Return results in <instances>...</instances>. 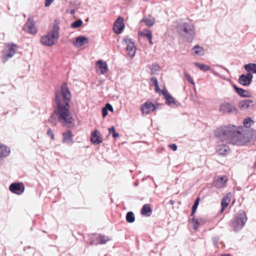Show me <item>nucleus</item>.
Returning <instances> with one entry per match:
<instances>
[{
	"label": "nucleus",
	"instance_id": "f257e3e1",
	"mask_svg": "<svg viewBox=\"0 0 256 256\" xmlns=\"http://www.w3.org/2000/svg\"><path fill=\"white\" fill-rule=\"evenodd\" d=\"M71 99V92L66 82L62 84L60 90H55L52 100L54 110L48 120L52 126H56L58 122L68 128L73 126L74 119L70 111Z\"/></svg>",
	"mask_w": 256,
	"mask_h": 256
},
{
	"label": "nucleus",
	"instance_id": "f03ea898",
	"mask_svg": "<svg viewBox=\"0 0 256 256\" xmlns=\"http://www.w3.org/2000/svg\"><path fill=\"white\" fill-rule=\"evenodd\" d=\"M237 128L234 125L224 126L218 128L215 130L214 134L220 140L231 144L232 139L236 134Z\"/></svg>",
	"mask_w": 256,
	"mask_h": 256
},
{
	"label": "nucleus",
	"instance_id": "7ed1b4c3",
	"mask_svg": "<svg viewBox=\"0 0 256 256\" xmlns=\"http://www.w3.org/2000/svg\"><path fill=\"white\" fill-rule=\"evenodd\" d=\"M60 27L57 24H54L52 30L46 34L42 36L40 38L41 43L46 46H50L55 44L58 40Z\"/></svg>",
	"mask_w": 256,
	"mask_h": 256
},
{
	"label": "nucleus",
	"instance_id": "20e7f679",
	"mask_svg": "<svg viewBox=\"0 0 256 256\" xmlns=\"http://www.w3.org/2000/svg\"><path fill=\"white\" fill-rule=\"evenodd\" d=\"M250 133L248 132L244 134L240 132L238 128L236 134L232 139L231 144L238 146L246 145L250 142Z\"/></svg>",
	"mask_w": 256,
	"mask_h": 256
},
{
	"label": "nucleus",
	"instance_id": "39448f33",
	"mask_svg": "<svg viewBox=\"0 0 256 256\" xmlns=\"http://www.w3.org/2000/svg\"><path fill=\"white\" fill-rule=\"evenodd\" d=\"M248 218L246 212L240 211L236 214L234 220L232 222L231 225L235 231L241 230L247 221Z\"/></svg>",
	"mask_w": 256,
	"mask_h": 256
},
{
	"label": "nucleus",
	"instance_id": "423d86ee",
	"mask_svg": "<svg viewBox=\"0 0 256 256\" xmlns=\"http://www.w3.org/2000/svg\"><path fill=\"white\" fill-rule=\"evenodd\" d=\"M17 46L14 43L8 44L7 45V51L4 52L2 54V60L4 63H5L8 59L12 58L16 52Z\"/></svg>",
	"mask_w": 256,
	"mask_h": 256
},
{
	"label": "nucleus",
	"instance_id": "0eeeda50",
	"mask_svg": "<svg viewBox=\"0 0 256 256\" xmlns=\"http://www.w3.org/2000/svg\"><path fill=\"white\" fill-rule=\"evenodd\" d=\"M123 41L126 45V50L128 52V54L130 58L134 56L136 54V46L134 40L131 38L126 36L124 38Z\"/></svg>",
	"mask_w": 256,
	"mask_h": 256
},
{
	"label": "nucleus",
	"instance_id": "6e6552de",
	"mask_svg": "<svg viewBox=\"0 0 256 256\" xmlns=\"http://www.w3.org/2000/svg\"><path fill=\"white\" fill-rule=\"evenodd\" d=\"M160 105V104H154L151 102L146 101L140 106V110L142 114L146 115L150 113V109L152 112L155 111Z\"/></svg>",
	"mask_w": 256,
	"mask_h": 256
},
{
	"label": "nucleus",
	"instance_id": "1a4fd4ad",
	"mask_svg": "<svg viewBox=\"0 0 256 256\" xmlns=\"http://www.w3.org/2000/svg\"><path fill=\"white\" fill-rule=\"evenodd\" d=\"M24 186L22 182H14L9 186V190L17 195L22 194L24 191Z\"/></svg>",
	"mask_w": 256,
	"mask_h": 256
},
{
	"label": "nucleus",
	"instance_id": "9d476101",
	"mask_svg": "<svg viewBox=\"0 0 256 256\" xmlns=\"http://www.w3.org/2000/svg\"><path fill=\"white\" fill-rule=\"evenodd\" d=\"M22 30L32 34H35L37 33V30L35 26V22L32 17H28L26 22L22 27Z\"/></svg>",
	"mask_w": 256,
	"mask_h": 256
},
{
	"label": "nucleus",
	"instance_id": "9b49d317",
	"mask_svg": "<svg viewBox=\"0 0 256 256\" xmlns=\"http://www.w3.org/2000/svg\"><path fill=\"white\" fill-rule=\"evenodd\" d=\"M125 27L124 18L120 16L114 22L113 30L116 34H121Z\"/></svg>",
	"mask_w": 256,
	"mask_h": 256
},
{
	"label": "nucleus",
	"instance_id": "f8f14e48",
	"mask_svg": "<svg viewBox=\"0 0 256 256\" xmlns=\"http://www.w3.org/2000/svg\"><path fill=\"white\" fill-rule=\"evenodd\" d=\"M219 110L223 114L231 113L236 110V108L232 103L224 102L220 105Z\"/></svg>",
	"mask_w": 256,
	"mask_h": 256
},
{
	"label": "nucleus",
	"instance_id": "ddd939ff",
	"mask_svg": "<svg viewBox=\"0 0 256 256\" xmlns=\"http://www.w3.org/2000/svg\"><path fill=\"white\" fill-rule=\"evenodd\" d=\"M256 102L250 99H246L241 100L238 103V108L242 110L253 108L256 105Z\"/></svg>",
	"mask_w": 256,
	"mask_h": 256
},
{
	"label": "nucleus",
	"instance_id": "4468645a",
	"mask_svg": "<svg viewBox=\"0 0 256 256\" xmlns=\"http://www.w3.org/2000/svg\"><path fill=\"white\" fill-rule=\"evenodd\" d=\"M180 34L186 37H188L191 34L192 31V25L186 23H184L178 26Z\"/></svg>",
	"mask_w": 256,
	"mask_h": 256
},
{
	"label": "nucleus",
	"instance_id": "2eb2a0df",
	"mask_svg": "<svg viewBox=\"0 0 256 256\" xmlns=\"http://www.w3.org/2000/svg\"><path fill=\"white\" fill-rule=\"evenodd\" d=\"M90 140L92 144H99L102 142V136L97 130H95L91 133Z\"/></svg>",
	"mask_w": 256,
	"mask_h": 256
},
{
	"label": "nucleus",
	"instance_id": "dca6fc26",
	"mask_svg": "<svg viewBox=\"0 0 256 256\" xmlns=\"http://www.w3.org/2000/svg\"><path fill=\"white\" fill-rule=\"evenodd\" d=\"M228 178L226 176H218L215 178L214 184L218 188H222L225 186Z\"/></svg>",
	"mask_w": 256,
	"mask_h": 256
},
{
	"label": "nucleus",
	"instance_id": "f3484780",
	"mask_svg": "<svg viewBox=\"0 0 256 256\" xmlns=\"http://www.w3.org/2000/svg\"><path fill=\"white\" fill-rule=\"evenodd\" d=\"M252 75L250 73L246 74H242L240 76L238 82L243 86H249L252 82Z\"/></svg>",
	"mask_w": 256,
	"mask_h": 256
},
{
	"label": "nucleus",
	"instance_id": "a211bd4d",
	"mask_svg": "<svg viewBox=\"0 0 256 256\" xmlns=\"http://www.w3.org/2000/svg\"><path fill=\"white\" fill-rule=\"evenodd\" d=\"M88 42V38L84 36L80 35L76 38L73 44L76 47H80Z\"/></svg>",
	"mask_w": 256,
	"mask_h": 256
},
{
	"label": "nucleus",
	"instance_id": "6ab92c4d",
	"mask_svg": "<svg viewBox=\"0 0 256 256\" xmlns=\"http://www.w3.org/2000/svg\"><path fill=\"white\" fill-rule=\"evenodd\" d=\"M230 150L228 147L222 144H219L216 147V152L221 156H226Z\"/></svg>",
	"mask_w": 256,
	"mask_h": 256
},
{
	"label": "nucleus",
	"instance_id": "aec40b11",
	"mask_svg": "<svg viewBox=\"0 0 256 256\" xmlns=\"http://www.w3.org/2000/svg\"><path fill=\"white\" fill-rule=\"evenodd\" d=\"M231 199V194L230 192H228L226 194L223 198L221 202V206H222V208H221V212H223L225 210L226 208L228 206V204H230V202Z\"/></svg>",
	"mask_w": 256,
	"mask_h": 256
},
{
	"label": "nucleus",
	"instance_id": "412c9836",
	"mask_svg": "<svg viewBox=\"0 0 256 256\" xmlns=\"http://www.w3.org/2000/svg\"><path fill=\"white\" fill-rule=\"evenodd\" d=\"M96 65L102 74L106 73L108 70L107 63L102 60H99L96 62Z\"/></svg>",
	"mask_w": 256,
	"mask_h": 256
},
{
	"label": "nucleus",
	"instance_id": "4be33fe9",
	"mask_svg": "<svg viewBox=\"0 0 256 256\" xmlns=\"http://www.w3.org/2000/svg\"><path fill=\"white\" fill-rule=\"evenodd\" d=\"M62 142H73L72 137L74 136L72 132L68 130L62 133Z\"/></svg>",
	"mask_w": 256,
	"mask_h": 256
},
{
	"label": "nucleus",
	"instance_id": "5701e85b",
	"mask_svg": "<svg viewBox=\"0 0 256 256\" xmlns=\"http://www.w3.org/2000/svg\"><path fill=\"white\" fill-rule=\"evenodd\" d=\"M10 148L3 144H0V158L8 156L10 154Z\"/></svg>",
	"mask_w": 256,
	"mask_h": 256
},
{
	"label": "nucleus",
	"instance_id": "b1692460",
	"mask_svg": "<svg viewBox=\"0 0 256 256\" xmlns=\"http://www.w3.org/2000/svg\"><path fill=\"white\" fill-rule=\"evenodd\" d=\"M150 18L144 16L140 21V22H144L146 26L148 27H152L155 23L156 20L154 17L150 16Z\"/></svg>",
	"mask_w": 256,
	"mask_h": 256
},
{
	"label": "nucleus",
	"instance_id": "393cba45",
	"mask_svg": "<svg viewBox=\"0 0 256 256\" xmlns=\"http://www.w3.org/2000/svg\"><path fill=\"white\" fill-rule=\"evenodd\" d=\"M140 212L142 215L146 216H150L152 214V209L149 204H144L142 206Z\"/></svg>",
	"mask_w": 256,
	"mask_h": 256
},
{
	"label": "nucleus",
	"instance_id": "a878e982",
	"mask_svg": "<svg viewBox=\"0 0 256 256\" xmlns=\"http://www.w3.org/2000/svg\"><path fill=\"white\" fill-rule=\"evenodd\" d=\"M165 100H166V104L172 107V104H174L176 106H178L179 104L178 102L174 98L172 97V96L170 94L166 97L164 98Z\"/></svg>",
	"mask_w": 256,
	"mask_h": 256
},
{
	"label": "nucleus",
	"instance_id": "bb28decb",
	"mask_svg": "<svg viewBox=\"0 0 256 256\" xmlns=\"http://www.w3.org/2000/svg\"><path fill=\"white\" fill-rule=\"evenodd\" d=\"M206 222V220L202 218H193V226L194 230H196L198 228Z\"/></svg>",
	"mask_w": 256,
	"mask_h": 256
},
{
	"label": "nucleus",
	"instance_id": "cd10ccee",
	"mask_svg": "<svg viewBox=\"0 0 256 256\" xmlns=\"http://www.w3.org/2000/svg\"><path fill=\"white\" fill-rule=\"evenodd\" d=\"M193 53L198 56H202L204 54L205 52L202 47L196 46L193 48Z\"/></svg>",
	"mask_w": 256,
	"mask_h": 256
},
{
	"label": "nucleus",
	"instance_id": "c85d7f7f",
	"mask_svg": "<svg viewBox=\"0 0 256 256\" xmlns=\"http://www.w3.org/2000/svg\"><path fill=\"white\" fill-rule=\"evenodd\" d=\"M245 70L248 73H256V64H246L244 66Z\"/></svg>",
	"mask_w": 256,
	"mask_h": 256
},
{
	"label": "nucleus",
	"instance_id": "c756f323",
	"mask_svg": "<svg viewBox=\"0 0 256 256\" xmlns=\"http://www.w3.org/2000/svg\"><path fill=\"white\" fill-rule=\"evenodd\" d=\"M98 240V244H105L107 242L110 240L108 236L103 234H99L98 236L96 238Z\"/></svg>",
	"mask_w": 256,
	"mask_h": 256
},
{
	"label": "nucleus",
	"instance_id": "7c9ffc66",
	"mask_svg": "<svg viewBox=\"0 0 256 256\" xmlns=\"http://www.w3.org/2000/svg\"><path fill=\"white\" fill-rule=\"evenodd\" d=\"M234 88L235 90H236V92L240 96H242V97L248 96L249 92L248 91H246L242 88H239L236 86H234Z\"/></svg>",
	"mask_w": 256,
	"mask_h": 256
},
{
	"label": "nucleus",
	"instance_id": "2f4dec72",
	"mask_svg": "<svg viewBox=\"0 0 256 256\" xmlns=\"http://www.w3.org/2000/svg\"><path fill=\"white\" fill-rule=\"evenodd\" d=\"M126 220L128 223H132L135 220V216L132 211L128 212L126 214Z\"/></svg>",
	"mask_w": 256,
	"mask_h": 256
},
{
	"label": "nucleus",
	"instance_id": "473e14b6",
	"mask_svg": "<svg viewBox=\"0 0 256 256\" xmlns=\"http://www.w3.org/2000/svg\"><path fill=\"white\" fill-rule=\"evenodd\" d=\"M82 24V20L80 18H79L72 22L70 24V27L72 28H77L80 27Z\"/></svg>",
	"mask_w": 256,
	"mask_h": 256
},
{
	"label": "nucleus",
	"instance_id": "72a5a7b5",
	"mask_svg": "<svg viewBox=\"0 0 256 256\" xmlns=\"http://www.w3.org/2000/svg\"><path fill=\"white\" fill-rule=\"evenodd\" d=\"M194 65L196 66L198 68H200L201 70H202L204 72H206L210 70V66L202 64L196 62L194 64Z\"/></svg>",
	"mask_w": 256,
	"mask_h": 256
},
{
	"label": "nucleus",
	"instance_id": "f704fd0d",
	"mask_svg": "<svg viewBox=\"0 0 256 256\" xmlns=\"http://www.w3.org/2000/svg\"><path fill=\"white\" fill-rule=\"evenodd\" d=\"M140 34L142 36H144V37H146L148 38V37H149L150 36L152 35V32L150 30H148V28H145L143 30L142 32H141L140 33Z\"/></svg>",
	"mask_w": 256,
	"mask_h": 256
},
{
	"label": "nucleus",
	"instance_id": "c9c22d12",
	"mask_svg": "<svg viewBox=\"0 0 256 256\" xmlns=\"http://www.w3.org/2000/svg\"><path fill=\"white\" fill-rule=\"evenodd\" d=\"M91 236H92V237H91L92 240H90V241L89 242L90 245V246L98 245V240H97L96 238H95V236H97V234L94 233V234H91Z\"/></svg>",
	"mask_w": 256,
	"mask_h": 256
},
{
	"label": "nucleus",
	"instance_id": "e433bc0d",
	"mask_svg": "<svg viewBox=\"0 0 256 256\" xmlns=\"http://www.w3.org/2000/svg\"><path fill=\"white\" fill-rule=\"evenodd\" d=\"M150 70L151 72V74H154L157 71H159L160 70V66L156 63L153 64L150 66Z\"/></svg>",
	"mask_w": 256,
	"mask_h": 256
},
{
	"label": "nucleus",
	"instance_id": "4c0bfd02",
	"mask_svg": "<svg viewBox=\"0 0 256 256\" xmlns=\"http://www.w3.org/2000/svg\"><path fill=\"white\" fill-rule=\"evenodd\" d=\"M252 122L251 118H246L243 122V124L245 127L246 128H250L251 126V123Z\"/></svg>",
	"mask_w": 256,
	"mask_h": 256
},
{
	"label": "nucleus",
	"instance_id": "58836bf2",
	"mask_svg": "<svg viewBox=\"0 0 256 256\" xmlns=\"http://www.w3.org/2000/svg\"><path fill=\"white\" fill-rule=\"evenodd\" d=\"M200 201V198H198L193 204V214L195 212Z\"/></svg>",
	"mask_w": 256,
	"mask_h": 256
},
{
	"label": "nucleus",
	"instance_id": "ea45409f",
	"mask_svg": "<svg viewBox=\"0 0 256 256\" xmlns=\"http://www.w3.org/2000/svg\"><path fill=\"white\" fill-rule=\"evenodd\" d=\"M162 96H164V98L166 97L167 96L170 95V94L168 92L167 89L166 87H164L162 90L161 92Z\"/></svg>",
	"mask_w": 256,
	"mask_h": 256
},
{
	"label": "nucleus",
	"instance_id": "a19ab883",
	"mask_svg": "<svg viewBox=\"0 0 256 256\" xmlns=\"http://www.w3.org/2000/svg\"><path fill=\"white\" fill-rule=\"evenodd\" d=\"M47 134L48 136H49L50 137V138L52 139V140H54V134L53 133V132H52V130L49 128L48 130H47Z\"/></svg>",
	"mask_w": 256,
	"mask_h": 256
},
{
	"label": "nucleus",
	"instance_id": "79ce46f5",
	"mask_svg": "<svg viewBox=\"0 0 256 256\" xmlns=\"http://www.w3.org/2000/svg\"><path fill=\"white\" fill-rule=\"evenodd\" d=\"M184 74L188 81L190 84H192V78H191L190 74L186 71H184Z\"/></svg>",
	"mask_w": 256,
	"mask_h": 256
},
{
	"label": "nucleus",
	"instance_id": "37998d69",
	"mask_svg": "<svg viewBox=\"0 0 256 256\" xmlns=\"http://www.w3.org/2000/svg\"><path fill=\"white\" fill-rule=\"evenodd\" d=\"M108 114V110L106 108L105 106L102 108V116L103 118L106 117Z\"/></svg>",
	"mask_w": 256,
	"mask_h": 256
},
{
	"label": "nucleus",
	"instance_id": "c03bdc74",
	"mask_svg": "<svg viewBox=\"0 0 256 256\" xmlns=\"http://www.w3.org/2000/svg\"><path fill=\"white\" fill-rule=\"evenodd\" d=\"M105 107L106 108L107 110H108L111 112H112L114 111L113 107H112V105L111 104H110V103L106 104L105 105Z\"/></svg>",
	"mask_w": 256,
	"mask_h": 256
},
{
	"label": "nucleus",
	"instance_id": "a18cd8bd",
	"mask_svg": "<svg viewBox=\"0 0 256 256\" xmlns=\"http://www.w3.org/2000/svg\"><path fill=\"white\" fill-rule=\"evenodd\" d=\"M150 81L152 84L154 85V86L158 84V80L156 77H152L150 78Z\"/></svg>",
	"mask_w": 256,
	"mask_h": 256
},
{
	"label": "nucleus",
	"instance_id": "49530a36",
	"mask_svg": "<svg viewBox=\"0 0 256 256\" xmlns=\"http://www.w3.org/2000/svg\"><path fill=\"white\" fill-rule=\"evenodd\" d=\"M168 147L174 152L176 151L178 148L177 146L175 144H168Z\"/></svg>",
	"mask_w": 256,
	"mask_h": 256
},
{
	"label": "nucleus",
	"instance_id": "de8ad7c7",
	"mask_svg": "<svg viewBox=\"0 0 256 256\" xmlns=\"http://www.w3.org/2000/svg\"><path fill=\"white\" fill-rule=\"evenodd\" d=\"M54 1V0H45L44 6L46 7L49 6Z\"/></svg>",
	"mask_w": 256,
	"mask_h": 256
},
{
	"label": "nucleus",
	"instance_id": "09e8293b",
	"mask_svg": "<svg viewBox=\"0 0 256 256\" xmlns=\"http://www.w3.org/2000/svg\"><path fill=\"white\" fill-rule=\"evenodd\" d=\"M108 132L110 134H112L116 132V129L114 126H112L108 128Z\"/></svg>",
	"mask_w": 256,
	"mask_h": 256
},
{
	"label": "nucleus",
	"instance_id": "8fccbe9b",
	"mask_svg": "<svg viewBox=\"0 0 256 256\" xmlns=\"http://www.w3.org/2000/svg\"><path fill=\"white\" fill-rule=\"evenodd\" d=\"M155 86V92L156 93H159L161 92V90H160L158 84L155 86Z\"/></svg>",
	"mask_w": 256,
	"mask_h": 256
},
{
	"label": "nucleus",
	"instance_id": "3c124183",
	"mask_svg": "<svg viewBox=\"0 0 256 256\" xmlns=\"http://www.w3.org/2000/svg\"><path fill=\"white\" fill-rule=\"evenodd\" d=\"M112 136L114 139H116L119 137L120 135L118 132H114V134H112Z\"/></svg>",
	"mask_w": 256,
	"mask_h": 256
},
{
	"label": "nucleus",
	"instance_id": "603ef678",
	"mask_svg": "<svg viewBox=\"0 0 256 256\" xmlns=\"http://www.w3.org/2000/svg\"><path fill=\"white\" fill-rule=\"evenodd\" d=\"M148 42L150 44H153V42H152V35L150 36L148 38Z\"/></svg>",
	"mask_w": 256,
	"mask_h": 256
},
{
	"label": "nucleus",
	"instance_id": "864d4df0",
	"mask_svg": "<svg viewBox=\"0 0 256 256\" xmlns=\"http://www.w3.org/2000/svg\"><path fill=\"white\" fill-rule=\"evenodd\" d=\"M192 225V219L190 218L189 219V223H188V226L190 228L191 226Z\"/></svg>",
	"mask_w": 256,
	"mask_h": 256
},
{
	"label": "nucleus",
	"instance_id": "5fc2aeb1",
	"mask_svg": "<svg viewBox=\"0 0 256 256\" xmlns=\"http://www.w3.org/2000/svg\"><path fill=\"white\" fill-rule=\"evenodd\" d=\"M75 12H76V10H75L74 9H72L70 10V14H75Z\"/></svg>",
	"mask_w": 256,
	"mask_h": 256
},
{
	"label": "nucleus",
	"instance_id": "6e6d98bb",
	"mask_svg": "<svg viewBox=\"0 0 256 256\" xmlns=\"http://www.w3.org/2000/svg\"><path fill=\"white\" fill-rule=\"evenodd\" d=\"M189 98H190V100L192 99V93L191 92L190 94Z\"/></svg>",
	"mask_w": 256,
	"mask_h": 256
},
{
	"label": "nucleus",
	"instance_id": "4d7b16f0",
	"mask_svg": "<svg viewBox=\"0 0 256 256\" xmlns=\"http://www.w3.org/2000/svg\"><path fill=\"white\" fill-rule=\"evenodd\" d=\"M170 202L171 204H174V201H173V200H170Z\"/></svg>",
	"mask_w": 256,
	"mask_h": 256
},
{
	"label": "nucleus",
	"instance_id": "13d9d810",
	"mask_svg": "<svg viewBox=\"0 0 256 256\" xmlns=\"http://www.w3.org/2000/svg\"><path fill=\"white\" fill-rule=\"evenodd\" d=\"M138 185V183H134V186H137Z\"/></svg>",
	"mask_w": 256,
	"mask_h": 256
},
{
	"label": "nucleus",
	"instance_id": "bf43d9fd",
	"mask_svg": "<svg viewBox=\"0 0 256 256\" xmlns=\"http://www.w3.org/2000/svg\"><path fill=\"white\" fill-rule=\"evenodd\" d=\"M190 216H192V210L190 212Z\"/></svg>",
	"mask_w": 256,
	"mask_h": 256
},
{
	"label": "nucleus",
	"instance_id": "052dcab7",
	"mask_svg": "<svg viewBox=\"0 0 256 256\" xmlns=\"http://www.w3.org/2000/svg\"><path fill=\"white\" fill-rule=\"evenodd\" d=\"M28 248H30V246H28Z\"/></svg>",
	"mask_w": 256,
	"mask_h": 256
}]
</instances>
